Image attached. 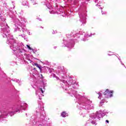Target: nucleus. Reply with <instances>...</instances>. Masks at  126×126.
Wrapping results in <instances>:
<instances>
[{
    "mask_svg": "<svg viewBox=\"0 0 126 126\" xmlns=\"http://www.w3.org/2000/svg\"><path fill=\"white\" fill-rule=\"evenodd\" d=\"M39 90L41 92V93H44V91H43V89H42V88H39Z\"/></svg>",
    "mask_w": 126,
    "mask_h": 126,
    "instance_id": "nucleus-5",
    "label": "nucleus"
},
{
    "mask_svg": "<svg viewBox=\"0 0 126 126\" xmlns=\"http://www.w3.org/2000/svg\"><path fill=\"white\" fill-rule=\"evenodd\" d=\"M33 65H35V66H36V67H38V68H39V69H40V70H41L42 69V67L41 66V65H39L37 63H33Z\"/></svg>",
    "mask_w": 126,
    "mask_h": 126,
    "instance_id": "nucleus-2",
    "label": "nucleus"
},
{
    "mask_svg": "<svg viewBox=\"0 0 126 126\" xmlns=\"http://www.w3.org/2000/svg\"><path fill=\"white\" fill-rule=\"evenodd\" d=\"M27 47L28 48L29 50H31V51H33V48H31V47H30V46H29V45H27Z\"/></svg>",
    "mask_w": 126,
    "mask_h": 126,
    "instance_id": "nucleus-4",
    "label": "nucleus"
},
{
    "mask_svg": "<svg viewBox=\"0 0 126 126\" xmlns=\"http://www.w3.org/2000/svg\"><path fill=\"white\" fill-rule=\"evenodd\" d=\"M33 69L34 70H35L36 69V68L35 67L33 68Z\"/></svg>",
    "mask_w": 126,
    "mask_h": 126,
    "instance_id": "nucleus-7",
    "label": "nucleus"
},
{
    "mask_svg": "<svg viewBox=\"0 0 126 126\" xmlns=\"http://www.w3.org/2000/svg\"><path fill=\"white\" fill-rule=\"evenodd\" d=\"M61 116L62 117H63V118H65L66 116V113L65 112V111L61 113Z\"/></svg>",
    "mask_w": 126,
    "mask_h": 126,
    "instance_id": "nucleus-3",
    "label": "nucleus"
},
{
    "mask_svg": "<svg viewBox=\"0 0 126 126\" xmlns=\"http://www.w3.org/2000/svg\"><path fill=\"white\" fill-rule=\"evenodd\" d=\"M113 91H110L109 89H106L105 92L103 93V94L106 98H111L113 96Z\"/></svg>",
    "mask_w": 126,
    "mask_h": 126,
    "instance_id": "nucleus-1",
    "label": "nucleus"
},
{
    "mask_svg": "<svg viewBox=\"0 0 126 126\" xmlns=\"http://www.w3.org/2000/svg\"><path fill=\"white\" fill-rule=\"evenodd\" d=\"M106 123H107V124H109V121L108 120H106Z\"/></svg>",
    "mask_w": 126,
    "mask_h": 126,
    "instance_id": "nucleus-6",
    "label": "nucleus"
}]
</instances>
